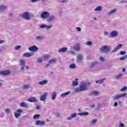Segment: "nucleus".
Wrapping results in <instances>:
<instances>
[{
    "label": "nucleus",
    "instance_id": "1",
    "mask_svg": "<svg viewBox=\"0 0 127 127\" xmlns=\"http://www.w3.org/2000/svg\"><path fill=\"white\" fill-rule=\"evenodd\" d=\"M88 90L87 86L86 85L85 82H81L79 87L75 88L74 91L76 93L87 91Z\"/></svg>",
    "mask_w": 127,
    "mask_h": 127
},
{
    "label": "nucleus",
    "instance_id": "2",
    "mask_svg": "<svg viewBox=\"0 0 127 127\" xmlns=\"http://www.w3.org/2000/svg\"><path fill=\"white\" fill-rule=\"evenodd\" d=\"M111 46L104 45L100 48V51L102 53H105L106 54H108V53H110L111 51Z\"/></svg>",
    "mask_w": 127,
    "mask_h": 127
},
{
    "label": "nucleus",
    "instance_id": "3",
    "mask_svg": "<svg viewBox=\"0 0 127 127\" xmlns=\"http://www.w3.org/2000/svg\"><path fill=\"white\" fill-rule=\"evenodd\" d=\"M31 13L29 12H25L20 14V17H22V18L26 19V20H30V18H31Z\"/></svg>",
    "mask_w": 127,
    "mask_h": 127
},
{
    "label": "nucleus",
    "instance_id": "4",
    "mask_svg": "<svg viewBox=\"0 0 127 127\" xmlns=\"http://www.w3.org/2000/svg\"><path fill=\"white\" fill-rule=\"evenodd\" d=\"M127 93H126L118 94V95L114 96L113 97V99L114 101H116V100H119V99H121L122 98H127Z\"/></svg>",
    "mask_w": 127,
    "mask_h": 127
},
{
    "label": "nucleus",
    "instance_id": "5",
    "mask_svg": "<svg viewBox=\"0 0 127 127\" xmlns=\"http://www.w3.org/2000/svg\"><path fill=\"white\" fill-rule=\"evenodd\" d=\"M49 12L47 11H44L41 14V17L43 19H45L46 18H48L49 17Z\"/></svg>",
    "mask_w": 127,
    "mask_h": 127
},
{
    "label": "nucleus",
    "instance_id": "6",
    "mask_svg": "<svg viewBox=\"0 0 127 127\" xmlns=\"http://www.w3.org/2000/svg\"><path fill=\"white\" fill-rule=\"evenodd\" d=\"M9 74H10V70L9 69L0 71V75H2V76H8Z\"/></svg>",
    "mask_w": 127,
    "mask_h": 127
},
{
    "label": "nucleus",
    "instance_id": "7",
    "mask_svg": "<svg viewBox=\"0 0 127 127\" xmlns=\"http://www.w3.org/2000/svg\"><path fill=\"white\" fill-rule=\"evenodd\" d=\"M56 19V17L55 15L49 16L47 19V22H53Z\"/></svg>",
    "mask_w": 127,
    "mask_h": 127
},
{
    "label": "nucleus",
    "instance_id": "8",
    "mask_svg": "<svg viewBox=\"0 0 127 127\" xmlns=\"http://www.w3.org/2000/svg\"><path fill=\"white\" fill-rule=\"evenodd\" d=\"M30 51H32L33 52H36L38 50V48L36 46H33L30 47L28 49Z\"/></svg>",
    "mask_w": 127,
    "mask_h": 127
},
{
    "label": "nucleus",
    "instance_id": "9",
    "mask_svg": "<svg viewBox=\"0 0 127 127\" xmlns=\"http://www.w3.org/2000/svg\"><path fill=\"white\" fill-rule=\"evenodd\" d=\"M110 35L111 37H116L119 35V32L117 30H113L110 33Z\"/></svg>",
    "mask_w": 127,
    "mask_h": 127
},
{
    "label": "nucleus",
    "instance_id": "10",
    "mask_svg": "<svg viewBox=\"0 0 127 127\" xmlns=\"http://www.w3.org/2000/svg\"><path fill=\"white\" fill-rule=\"evenodd\" d=\"M19 63L20 65L22 66V67H21V70H24V67L25 66V61H24V60H21L19 61Z\"/></svg>",
    "mask_w": 127,
    "mask_h": 127
},
{
    "label": "nucleus",
    "instance_id": "11",
    "mask_svg": "<svg viewBox=\"0 0 127 127\" xmlns=\"http://www.w3.org/2000/svg\"><path fill=\"white\" fill-rule=\"evenodd\" d=\"M123 46V45L122 44H119L118 46H117L112 52V53H115L119 50V49H120V48H122Z\"/></svg>",
    "mask_w": 127,
    "mask_h": 127
},
{
    "label": "nucleus",
    "instance_id": "12",
    "mask_svg": "<svg viewBox=\"0 0 127 127\" xmlns=\"http://www.w3.org/2000/svg\"><path fill=\"white\" fill-rule=\"evenodd\" d=\"M123 46V45L122 44H119L118 46H117L112 52V53H115L119 50V49H120V48H122Z\"/></svg>",
    "mask_w": 127,
    "mask_h": 127
},
{
    "label": "nucleus",
    "instance_id": "13",
    "mask_svg": "<svg viewBox=\"0 0 127 127\" xmlns=\"http://www.w3.org/2000/svg\"><path fill=\"white\" fill-rule=\"evenodd\" d=\"M66 51H68V48L66 47L62 48L58 50L59 53H65V52H66Z\"/></svg>",
    "mask_w": 127,
    "mask_h": 127
},
{
    "label": "nucleus",
    "instance_id": "14",
    "mask_svg": "<svg viewBox=\"0 0 127 127\" xmlns=\"http://www.w3.org/2000/svg\"><path fill=\"white\" fill-rule=\"evenodd\" d=\"M44 125H45V122L44 121H37L36 122V126H44Z\"/></svg>",
    "mask_w": 127,
    "mask_h": 127
},
{
    "label": "nucleus",
    "instance_id": "15",
    "mask_svg": "<svg viewBox=\"0 0 127 127\" xmlns=\"http://www.w3.org/2000/svg\"><path fill=\"white\" fill-rule=\"evenodd\" d=\"M28 101L30 103H37V99L35 97H31L28 99Z\"/></svg>",
    "mask_w": 127,
    "mask_h": 127
},
{
    "label": "nucleus",
    "instance_id": "16",
    "mask_svg": "<svg viewBox=\"0 0 127 127\" xmlns=\"http://www.w3.org/2000/svg\"><path fill=\"white\" fill-rule=\"evenodd\" d=\"M34 55L33 53H27L23 54V57L29 58Z\"/></svg>",
    "mask_w": 127,
    "mask_h": 127
},
{
    "label": "nucleus",
    "instance_id": "17",
    "mask_svg": "<svg viewBox=\"0 0 127 127\" xmlns=\"http://www.w3.org/2000/svg\"><path fill=\"white\" fill-rule=\"evenodd\" d=\"M48 95L47 92H45L43 95L40 97V101H45L46 100V95Z\"/></svg>",
    "mask_w": 127,
    "mask_h": 127
},
{
    "label": "nucleus",
    "instance_id": "18",
    "mask_svg": "<svg viewBox=\"0 0 127 127\" xmlns=\"http://www.w3.org/2000/svg\"><path fill=\"white\" fill-rule=\"evenodd\" d=\"M78 115L81 117H86V116H89L90 113L89 112H82L78 113Z\"/></svg>",
    "mask_w": 127,
    "mask_h": 127
},
{
    "label": "nucleus",
    "instance_id": "19",
    "mask_svg": "<svg viewBox=\"0 0 127 127\" xmlns=\"http://www.w3.org/2000/svg\"><path fill=\"white\" fill-rule=\"evenodd\" d=\"M20 107H22L23 108H28L29 107V106L28 105V104H27V103H25V102H22L20 104Z\"/></svg>",
    "mask_w": 127,
    "mask_h": 127
},
{
    "label": "nucleus",
    "instance_id": "20",
    "mask_svg": "<svg viewBox=\"0 0 127 127\" xmlns=\"http://www.w3.org/2000/svg\"><path fill=\"white\" fill-rule=\"evenodd\" d=\"M78 80L79 79L76 78L75 79V81H73L72 83V86H73V87L75 86H77V85L79 84V82H78Z\"/></svg>",
    "mask_w": 127,
    "mask_h": 127
},
{
    "label": "nucleus",
    "instance_id": "21",
    "mask_svg": "<svg viewBox=\"0 0 127 127\" xmlns=\"http://www.w3.org/2000/svg\"><path fill=\"white\" fill-rule=\"evenodd\" d=\"M47 83H48V80H42L41 81L39 82V85L43 86L44 85H46Z\"/></svg>",
    "mask_w": 127,
    "mask_h": 127
},
{
    "label": "nucleus",
    "instance_id": "22",
    "mask_svg": "<svg viewBox=\"0 0 127 127\" xmlns=\"http://www.w3.org/2000/svg\"><path fill=\"white\" fill-rule=\"evenodd\" d=\"M74 49L76 50V51H79V50L81 49L80 45L79 44H75L74 47Z\"/></svg>",
    "mask_w": 127,
    "mask_h": 127
},
{
    "label": "nucleus",
    "instance_id": "23",
    "mask_svg": "<svg viewBox=\"0 0 127 127\" xmlns=\"http://www.w3.org/2000/svg\"><path fill=\"white\" fill-rule=\"evenodd\" d=\"M105 80H106V78L99 79V80H96L95 81V83H98V84H102V83H104V81H105Z\"/></svg>",
    "mask_w": 127,
    "mask_h": 127
},
{
    "label": "nucleus",
    "instance_id": "24",
    "mask_svg": "<svg viewBox=\"0 0 127 127\" xmlns=\"http://www.w3.org/2000/svg\"><path fill=\"white\" fill-rule=\"evenodd\" d=\"M70 93V91L64 92V93H62L61 96L62 97V98H64V97H65V96H68V95H69Z\"/></svg>",
    "mask_w": 127,
    "mask_h": 127
},
{
    "label": "nucleus",
    "instance_id": "25",
    "mask_svg": "<svg viewBox=\"0 0 127 127\" xmlns=\"http://www.w3.org/2000/svg\"><path fill=\"white\" fill-rule=\"evenodd\" d=\"M50 58V55H45L43 56V59L44 60H48Z\"/></svg>",
    "mask_w": 127,
    "mask_h": 127
},
{
    "label": "nucleus",
    "instance_id": "26",
    "mask_svg": "<svg viewBox=\"0 0 127 127\" xmlns=\"http://www.w3.org/2000/svg\"><path fill=\"white\" fill-rule=\"evenodd\" d=\"M90 95L91 96H98V95H99V92L97 91H92Z\"/></svg>",
    "mask_w": 127,
    "mask_h": 127
},
{
    "label": "nucleus",
    "instance_id": "27",
    "mask_svg": "<svg viewBox=\"0 0 127 127\" xmlns=\"http://www.w3.org/2000/svg\"><path fill=\"white\" fill-rule=\"evenodd\" d=\"M57 96V93H56V92H53L52 94V100H55V99H56Z\"/></svg>",
    "mask_w": 127,
    "mask_h": 127
},
{
    "label": "nucleus",
    "instance_id": "28",
    "mask_svg": "<svg viewBox=\"0 0 127 127\" xmlns=\"http://www.w3.org/2000/svg\"><path fill=\"white\" fill-rule=\"evenodd\" d=\"M97 64H98V62H95L92 63L90 64V68H94V67H95V66H96V65H97Z\"/></svg>",
    "mask_w": 127,
    "mask_h": 127
},
{
    "label": "nucleus",
    "instance_id": "29",
    "mask_svg": "<svg viewBox=\"0 0 127 127\" xmlns=\"http://www.w3.org/2000/svg\"><path fill=\"white\" fill-rule=\"evenodd\" d=\"M43 38H44V37H43V36H38L36 37V40H42Z\"/></svg>",
    "mask_w": 127,
    "mask_h": 127
},
{
    "label": "nucleus",
    "instance_id": "30",
    "mask_svg": "<svg viewBox=\"0 0 127 127\" xmlns=\"http://www.w3.org/2000/svg\"><path fill=\"white\" fill-rule=\"evenodd\" d=\"M5 8H6V6L3 5H0V11H4L5 10Z\"/></svg>",
    "mask_w": 127,
    "mask_h": 127
},
{
    "label": "nucleus",
    "instance_id": "31",
    "mask_svg": "<svg viewBox=\"0 0 127 127\" xmlns=\"http://www.w3.org/2000/svg\"><path fill=\"white\" fill-rule=\"evenodd\" d=\"M122 77H123V74H120L118 75H116L115 76V78L117 80H120V79H122Z\"/></svg>",
    "mask_w": 127,
    "mask_h": 127
},
{
    "label": "nucleus",
    "instance_id": "32",
    "mask_svg": "<svg viewBox=\"0 0 127 127\" xmlns=\"http://www.w3.org/2000/svg\"><path fill=\"white\" fill-rule=\"evenodd\" d=\"M102 10V6H98L94 9L95 11H101Z\"/></svg>",
    "mask_w": 127,
    "mask_h": 127
},
{
    "label": "nucleus",
    "instance_id": "33",
    "mask_svg": "<svg viewBox=\"0 0 127 127\" xmlns=\"http://www.w3.org/2000/svg\"><path fill=\"white\" fill-rule=\"evenodd\" d=\"M56 62V59H53L49 61V64H53V63H55Z\"/></svg>",
    "mask_w": 127,
    "mask_h": 127
},
{
    "label": "nucleus",
    "instance_id": "34",
    "mask_svg": "<svg viewBox=\"0 0 127 127\" xmlns=\"http://www.w3.org/2000/svg\"><path fill=\"white\" fill-rule=\"evenodd\" d=\"M39 118H40V115L39 114H35L33 116L34 120H37V119H39Z\"/></svg>",
    "mask_w": 127,
    "mask_h": 127
},
{
    "label": "nucleus",
    "instance_id": "35",
    "mask_svg": "<svg viewBox=\"0 0 127 127\" xmlns=\"http://www.w3.org/2000/svg\"><path fill=\"white\" fill-rule=\"evenodd\" d=\"M77 60H78L79 61H81L83 59V55H79L77 56Z\"/></svg>",
    "mask_w": 127,
    "mask_h": 127
},
{
    "label": "nucleus",
    "instance_id": "36",
    "mask_svg": "<svg viewBox=\"0 0 127 127\" xmlns=\"http://www.w3.org/2000/svg\"><path fill=\"white\" fill-rule=\"evenodd\" d=\"M70 69H75L76 68V64H72L69 65Z\"/></svg>",
    "mask_w": 127,
    "mask_h": 127
},
{
    "label": "nucleus",
    "instance_id": "37",
    "mask_svg": "<svg viewBox=\"0 0 127 127\" xmlns=\"http://www.w3.org/2000/svg\"><path fill=\"white\" fill-rule=\"evenodd\" d=\"M117 10H118L117 9H114L110 11L108 13L109 14H113V13H115Z\"/></svg>",
    "mask_w": 127,
    "mask_h": 127
},
{
    "label": "nucleus",
    "instance_id": "38",
    "mask_svg": "<svg viewBox=\"0 0 127 127\" xmlns=\"http://www.w3.org/2000/svg\"><path fill=\"white\" fill-rule=\"evenodd\" d=\"M52 28V25H46V28L45 29L47 30H48V29H50V28Z\"/></svg>",
    "mask_w": 127,
    "mask_h": 127
},
{
    "label": "nucleus",
    "instance_id": "39",
    "mask_svg": "<svg viewBox=\"0 0 127 127\" xmlns=\"http://www.w3.org/2000/svg\"><path fill=\"white\" fill-rule=\"evenodd\" d=\"M43 61V60H42V58H39L37 61V62L38 63H42V62Z\"/></svg>",
    "mask_w": 127,
    "mask_h": 127
},
{
    "label": "nucleus",
    "instance_id": "40",
    "mask_svg": "<svg viewBox=\"0 0 127 127\" xmlns=\"http://www.w3.org/2000/svg\"><path fill=\"white\" fill-rule=\"evenodd\" d=\"M23 88L24 90H27V89H28V88H29V85H27V84H26V85H24L23 86Z\"/></svg>",
    "mask_w": 127,
    "mask_h": 127
},
{
    "label": "nucleus",
    "instance_id": "41",
    "mask_svg": "<svg viewBox=\"0 0 127 127\" xmlns=\"http://www.w3.org/2000/svg\"><path fill=\"white\" fill-rule=\"evenodd\" d=\"M14 116H15V118L17 119V118H18V117H20V114L15 113H14Z\"/></svg>",
    "mask_w": 127,
    "mask_h": 127
},
{
    "label": "nucleus",
    "instance_id": "42",
    "mask_svg": "<svg viewBox=\"0 0 127 127\" xmlns=\"http://www.w3.org/2000/svg\"><path fill=\"white\" fill-rule=\"evenodd\" d=\"M127 86H125L123 88H122L120 91H121V92H125V91H127Z\"/></svg>",
    "mask_w": 127,
    "mask_h": 127
},
{
    "label": "nucleus",
    "instance_id": "43",
    "mask_svg": "<svg viewBox=\"0 0 127 127\" xmlns=\"http://www.w3.org/2000/svg\"><path fill=\"white\" fill-rule=\"evenodd\" d=\"M97 121H98V120H97V119H95V120H93L91 122V125H94V124H96V123H97Z\"/></svg>",
    "mask_w": 127,
    "mask_h": 127
},
{
    "label": "nucleus",
    "instance_id": "44",
    "mask_svg": "<svg viewBox=\"0 0 127 127\" xmlns=\"http://www.w3.org/2000/svg\"><path fill=\"white\" fill-rule=\"evenodd\" d=\"M46 27V24H41L40 25V28H45Z\"/></svg>",
    "mask_w": 127,
    "mask_h": 127
},
{
    "label": "nucleus",
    "instance_id": "45",
    "mask_svg": "<svg viewBox=\"0 0 127 127\" xmlns=\"http://www.w3.org/2000/svg\"><path fill=\"white\" fill-rule=\"evenodd\" d=\"M84 83L86 84V86H91V85H92V83L90 82H86Z\"/></svg>",
    "mask_w": 127,
    "mask_h": 127
},
{
    "label": "nucleus",
    "instance_id": "46",
    "mask_svg": "<svg viewBox=\"0 0 127 127\" xmlns=\"http://www.w3.org/2000/svg\"><path fill=\"white\" fill-rule=\"evenodd\" d=\"M127 55H125V57L121 58H120V60H121V61L126 60V59H127Z\"/></svg>",
    "mask_w": 127,
    "mask_h": 127
},
{
    "label": "nucleus",
    "instance_id": "47",
    "mask_svg": "<svg viewBox=\"0 0 127 127\" xmlns=\"http://www.w3.org/2000/svg\"><path fill=\"white\" fill-rule=\"evenodd\" d=\"M20 48H21V46H17L15 47V49L16 50H19V49H20Z\"/></svg>",
    "mask_w": 127,
    "mask_h": 127
},
{
    "label": "nucleus",
    "instance_id": "48",
    "mask_svg": "<svg viewBox=\"0 0 127 127\" xmlns=\"http://www.w3.org/2000/svg\"><path fill=\"white\" fill-rule=\"evenodd\" d=\"M70 116H71L72 118H76L77 117V114L75 113H73L72 115H71Z\"/></svg>",
    "mask_w": 127,
    "mask_h": 127
},
{
    "label": "nucleus",
    "instance_id": "49",
    "mask_svg": "<svg viewBox=\"0 0 127 127\" xmlns=\"http://www.w3.org/2000/svg\"><path fill=\"white\" fill-rule=\"evenodd\" d=\"M126 53L125 51L120 52V55H126Z\"/></svg>",
    "mask_w": 127,
    "mask_h": 127
},
{
    "label": "nucleus",
    "instance_id": "50",
    "mask_svg": "<svg viewBox=\"0 0 127 127\" xmlns=\"http://www.w3.org/2000/svg\"><path fill=\"white\" fill-rule=\"evenodd\" d=\"M99 60L101 62H104L105 61V58H103V57H100Z\"/></svg>",
    "mask_w": 127,
    "mask_h": 127
},
{
    "label": "nucleus",
    "instance_id": "51",
    "mask_svg": "<svg viewBox=\"0 0 127 127\" xmlns=\"http://www.w3.org/2000/svg\"><path fill=\"white\" fill-rule=\"evenodd\" d=\"M40 0H42V1H43L44 0H31V1L32 2H35L36 1H39Z\"/></svg>",
    "mask_w": 127,
    "mask_h": 127
},
{
    "label": "nucleus",
    "instance_id": "52",
    "mask_svg": "<svg viewBox=\"0 0 127 127\" xmlns=\"http://www.w3.org/2000/svg\"><path fill=\"white\" fill-rule=\"evenodd\" d=\"M86 45H89V46L92 45V42H91V41L87 42L86 43Z\"/></svg>",
    "mask_w": 127,
    "mask_h": 127
},
{
    "label": "nucleus",
    "instance_id": "53",
    "mask_svg": "<svg viewBox=\"0 0 127 127\" xmlns=\"http://www.w3.org/2000/svg\"><path fill=\"white\" fill-rule=\"evenodd\" d=\"M100 109H101V104H98L96 108V110H100Z\"/></svg>",
    "mask_w": 127,
    "mask_h": 127
},
{
    "label": "nucleus",
    "instance_id": "54",
    "mask_svg": "<svg viewBox=\"0 0 127 127\" xmlns=\"http://www.w3.org/2000/svg\"><path fill=\"white\" fill-rule=\"evenodd\" d=\"M5 112L6 114H9V113H10V110L9 109H6Z\"/></svg>",
    "mask_w": 127,
    "mask_h": 127
},
{
    "label": "nucleus",
    "instance_id": "55",
    "mask_svg": "<svg viewBox=\"0 0 127 127\" xmlns=\"http://www.w3.org/2000/svg\"><path fill=\"white\" fill-rule=\"evenodd\" d=\"M26 79L28 81H30V80H31V79H30V77H29V76H27L26 77Z\"/></svg>",
    "mask_w": 127,
    "mask_h": 127
},
{
    "label": "nucleus",
    "instance_id": "56",
    "mask_svg": "<svg viewBox=\"0 0 127 127\" xmlns=\"http://www.w3.org/2000/svg\"><path fill=\"white\" fill-rule=\"evenodd\" d=\"M73 118H72V116H70V117H68L67 118V121H71V120H72Z\"/></svg>",
    "mask_w": 127,
    "mask_h": 127
},
{
    "label": "nucleus",
    "instance_id": "57",
    "mask_svg": "<svg viewBox=\"0 0 127 127\" xmlns=\"http://www.w3.org/2000/svg\"><path fill=\"white\" fill-rule=\"evenodd\" d=\"M17 113L20 114L21 113H22V110L21 109H19L17 111Z\"/></svg>",
    "mask_w": 127,
    "mask_h": 127
},
{
    "label": "nucleus",
    "instance_id": "58",
    "mask_svg": "<svg viewBox=\"0 0 127 127\" xmlns=\"http://www.w3.org/2000/svg\"><path fill=\"white\" fill-rule=\"evenodd\" d=\"M62 2L63 3H65L68 2V0H63L62 1Z\"/></svg>",
    "mask_w": 127,
    "mask_h": 127
},
{
    "label": "nucleus",
    "instance_id": "59",
    "mask_svg": "<svg viewBox=\"0 0 127 127\" xmlns=\"http://www.w3.org/2000/svg\"><path fill=\"white\" fill-rule=\"evenodd\" d=\"M56 118L60 117V114H59V113L56 114Z\"/></svg>",
    "mask_w": 127,
    "mask_h": 127
},
{
    "label": "nucleus",
    "instance_id": "60",
    "mask_svg": "<svg viewBox=\"0 0 127 127\" xmlns=\"http://www.w3.org/2000/svg\"><path fill=\"white\" fill-rule=\"evenodd\" d=\"M76 29L77 31H81V28L79 27H77Z\"/></svg>",
    "mask_w": 127,
    "mask_h": 127
},
{
    "label": "nucleus",
    "instance_id": "61",
    "mask_svg": "<svg viewBox=\"0 0 127 127\" xmlns=\"http://www.w3.org/2000/svg\"><path fill=\"white\" fill-rule=\"evenodd\" d=\"M104 35H108V34H109V32L108 31H105L104 32Z\"/></svg>",
    "mask_w": 127,
    "mask_h": 127
},
{
    "label": "nucleus",
    "instance_id": "62",
    "mask_svg": "<svg viewBox=\"0 0 127 127\" xmlns=\"http://www.w3.org/2000/svg\"><path fill=\"white\" fill-rule=\"evenodd\" d=\"M94 107H95V105H90L89 106V108H90L91 109H93Z\"/></svg>",
    "mask_w": 127,
    "mask_h": 127
},
{
    "label": "nucleus",
    "instance_id": "63",
    "mask_svg": "<svg viewBox=\"0 0 127 127\" xmlns=\"http://www.w3.org/2000/svg\"><path fill=\"white\" fill-rule=\"evenodd\" d=\"M35 109L36 110H39V109H40V106H37L36 107Z\"/></svg>",
    "mask_w": 127,
    "mask_h": 127
},
{
    "label": "nucleus",
    "instance_id": "64",
    "mask_svg": "<svg viewBox=\"0 0 127 127\" xmlns=\"http://www.w3.org/2000/svg\"><path fill=\"white\" fill-rule=\"evenodd\" d=\"M124 126H125L124 125V124H121L120 125H119V127H124Z\"/></svg>",
    "mask_w": 127,
    "mask_h": 127
}]
</instances>
